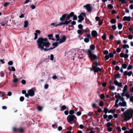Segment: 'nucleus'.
<instances>
[{
	"mask_svg": "<svg viewBox=\"0 0 133 133\" xmlns=\"http://www.w3.org/2000/svg\"><path fill=\"white\" fill-rule=\"evenodd\" d=\"M22 83L23 84H26V82L25 80L23 79L21 81Z\"/></svg>",
	"mask_w": 133,
	"mask_h": 133,
	"instance_id": "56",
	"label": "nucleus"
},
{
	"mask_svg": "<svg viewBox=\"0 0 133 133\" xmlns=\"http://www.w3.org/2000/svg\"><path fill=\"white\" fill-rule=\"evenodd\" d=\"M78 17L79 19L78 20V22H80L82 21L84 19V18L82 16H81V15H79L78 16Z\"/></svg>",
	"mask_w": 133,
	"mask_h": 133,
	"instance_id": "16",
	"label": "nucleus"
},
{
	"mask_svg": "<svg viewBox=\"0 0 133 133\" xmlns=\"http://www.w3.org/2000/svg\"><path fill=\"white\" fill-rule=\"evenodd\" d=\"M90 39L89 38H85L84 39V42L86 43H88L89 42V41Z\"/></svg>",
	"mask_w": 133,
	"mask_h": 133,
	"instance_id": "29",
	"label": "nucleus"
},
{
	"mask_svg": "<svg viewBox=\"0 0 133 133\" xmlns=\"http://www.w3.org/2000/svg\"><path fill=\"white\" fill-rule=\"evenodd\" d=\"M108 117V116L106 114H104L103 115V118L105 119H106Z\"/></svg>",
	"mask_w": 133,
	"mask_h": 133,
	"instance_id": "57",
	"label": "nucleus"
},
{
	"mask_svg": "<svg viewBox=\"0 0 133 133\" xmlns=\"http://www.w3.org/2000/svg\"><path fill=\"white\" fill-rule=\"evenodd\" d=\"M50 59L52 61L54 59V56L53 55L51 54L50 56Z\"/></svg>",
	"mask_w": 133,
	"mask_h": 133,
	"instance_id": "42",
	"label": "nucleus"
},
{
	"mask_svg": "<svg viewBox=\"0 0 133 133\" xmlns=\"http://www.w3.org/2000/svg\"><path fill=\"white\" fill-rule=\"evenodd\" d=\"M133 37V36L131 35H129L128 36V38L130 39H132Z\"/></svg>",
	"mask_w": 133,
	"mask_h": 133,
	"instance_id": "62",
	"label": "nucleus"
},
{
	"mask_svg": "<svg viewBox=\"0 0 133 133\" xmlns=\"http://www.w3.org/2000/svg\"><path fill=\"white\" fill-rule=\"evenodd\" d=\"M92 107L94 108H99V107H96V104L95 103H93L92 105Z\"/></svg>",
	"mask_w": 133,
	"mask_h": 133,
	"instance_id": "49",
	"label": "nucleus"
},
{
	"mask_svg": "<svg viewBox=\"0 0 133 133\" xmlns=\"http://www.w3.org/2000/svg\"><path fill=\"white\" fill-rule=\"evenodd\" d=\"M88 57L91 61H92L93 60H97L98 59L97 56L93 54L92 51L89 50L88 51Z\"/></svg>",
	"mask_w": 133,
	"mask_h": 133,
	"instance_id": "5",
	"label": "nucleus"
},
{
	"mask_svg": "<svg viewBox=\"0 0 133 133\" xmlns=\"http://www.w3.org/2000/svg\"><path fill=\"white\" fill-rule=\"evenodd\" d=\"M112 28L114 30H115L117 28L116 26V25H113L112 26Z\"/></svg>",
	"mask_w": 133,
	"mask_h": 133,
	"instance_id": "45",
	"label": "nucleus"
},
{
	"mask_svg": "<svg viewBox=\"0 0 133 133\" xmlns=\"http://www.w3.org/2000/svg\"><path fill=\"white\" fill-rule=\"evenodd\" d=\"M104 105V103L102 101H101L99 102V105L100 107L103 106Z\"/></svg>",
	"mask_w": 133,
	"mask_h": 133,
	"instance_id": "39",
	"label": "nucleus"
},
{
	"mask_svg": "<svg viewBox=\"0 0 133 133\" xmlns=\"http://www.w3.org/2000/svg\"><path fill=\"white\" fill-rule=\"evenodd\" d=\"M67 120L71 124L76 122L77 118L74 115H69L67 117Z\"/></svg>",
	"mask_w": 133,
	"mask_h": 133,
	"instance_id": "3",
	"label": "nucleus"
},
{
	"mask_svg": "<svg viewBox=\"0 0 133 133\" xmlns=\"http://www.w3.org/2000/svg\"><path fill=\"white\" fill-rule=\"evenodd\" d=\"M125 96L127 97L128 98H129L130 97V95L129 93H127L125 95Z\"/></svg>",
	"mask_w": 133,
	"mask_h": 133,
	"instance_id": "60",
	"label": "nucleus"
},
{
	"mask_svg": "<svg viewBox=\"0 0 133 133\" xmlns=\"http://www.w3.org/2000/svg\"><path fill=\"white\" fill-rule=\"evenodd\" d=\"M37 43L38 48L40 49L41 51L44 50V51H47L54 48L53 47L48 49L46 48L49 47L51 45L46 38L39 37L37 40Z\"/></svg>",
	"mask_w": 133,
	"mask_h": 133,
	"instance_id": "1",
	"label": "nucleus"
},
{
	"mask_svg": "<svg viewBox=\"0 0 133 133\" xmlns=\"http://www.w3.org/2000/svg\"><path fill=\"white\" fill-rule=\"evenodd\" d=\"M124 21H130L131 20V17L130 16H124L123 18Z\"/></svg>",
	"mask_w": 133,
	"mask_h": 133,
	"instance_id": "15",
	"label": "nucleus"
},
{
	"mask_svg": "<svg viewBox=\"0 0 133 133\" xmlns=\"http://www.w3.org/2000/svg\"><path fill=\"white\" fill-rule=\"evenodd\" d=\"M114 83L117 86L119 87H120L122 86V84L121 83H119L116 80H115L114 81Z\"/></svg>",
	"mask_w": 133,
	"mask_h": 133,
	"instance_id": "11",
	"label": "nucleus"
},
{
	"mask_svg": "<svg viewBox=\"0 0 133 133\" xmlns=\"http://www.w3.org/2000/svg\"><path fill=\"white\" fill-rule=\"evenodd\" d=\"M114 76L115 77V79L117 78H119L121 77V76L119 74H117L115 75Z\"/></svg>",
	"mask_w": 133,
	"mask_h": 133,
	"instance_id": "24",
	"label": "nucleus"
},
{
	"mask_svg": "<svg viewBox=\"0 0 133 133\" xmlns=\"http://www.w3.org/2000/svg\"><path fill=\"white\" fill-rule=\"evenodd\" d=\"M106 36L107 34L105 33H104L102 37V39L104 40H105L106 39Z\"/></svg>",
	"mask_w": 133,
	"mask_h": 133,
	"instance_id": "22",
	"label": "nucleus"
},
{
	"mask_svg": "<svg viewBox=\"0 0 133 133\" xmlns=\"http://www.w3.org/2000/svg\"><path fill=\"white\" fill-rule=\"evenodd\" d=\"M108 117L109 119H111L113 118V117L112 115H110L108 116Z\"/></svg>",
	"mask_w": 133,
	"mask_h": 133,
	"instance_id": "63",
	"label": "nucleus"
},
{
	"mask_svg": "<svg viewBox=\"0 0 133 133\" xmlns=\"http://www.w3.org/2000/svg\"><path fill=\"white\" fill-rule=\"evenodd\" d=\"M119 2H121L123 4H124L126 3V2H127L125 0H118Z\"/></svg>",
	"mask_w": 133,
	"mask_h": 133,
	"instance_id": "38",
	"label": "nucleus"
},
{
	"mask_svg": "<svg viewBox=\"0 0 133 133\" xmlns=\"http://www.w3.org/2000/svg\"><path fill=\"white\" fill-rule=\"evenodd\" d=\"M120 69V68L119 66H116L115 67V69L117 71H118Z\"/></svg>",
	"mask_w": 133,
	"mask_h": 133,
	"instance_id": "58",
	"label": "nucleus"
},
{
	"mask_svg": "<svg viewBox=\"0 0 133 133\" xmlns=\"http://www.w3.org/2000/svg\"><path fill=\"white\" fill-rule=\"evenodd\" d=\"M74 15V13L73 12H71L69 14L66 13L64 14L60 18V20L61 21H65V19L66 18H67V20H69L70 18L73 17Z\"/></svg>",
	"mask_w": 133,
	"mask_h": 133,
	"instance_id": "4",
	"label": "nucleus"
},
{
	"mask_svg": "<svg viewBox=\"0 0 133 133\" xmlns=\"http://www.w3.org/2000/svg\"><path fill=\"white\" fill-rule=\"evenodd\" d=\"M58 43H59L58 42H56L52 44V45L54 48L58 45Z\"/></svg>",
	"mask_w": 133,
	"mask_h": 133,
	"instance_id": "20",
	"label": "nucleus"
},
{
	"mask_svg": "<svg viewBox=\"0 0 133 133\" xmlns=\"http://www.w3.org/2000/svg\"><path fill=\"white\" fill-rule=\"evenodd\" d=\"M48 37H49L48 38L49 39H51L53 41L55 40V39L54 38H51L53 37V35L52 34H50L48 35Z\"/></svg>",
	"mask_w": 133,
	"mask_h": 133,
	"instance_id": "18",
	"label": "nucleus"
},
{
	"mask_svg": "<svg viewBox=\"0 0 133 133\" xmlns=\"http://www.w3.org/2000/svg\"><path fill=\"white\" fill-rule=\"evenodd\" d=\"M24 131L23 129L22 128H19L17 130V132H19L20 133H22Z\"/></svg>",
	"mask_w": 133,
	"mask_h": 133,
	"instance_id": "30",
	"label": "nucleus"
},
{
	"mask_svg": "<svg viewBox=\"0 0 133 133\" xmlns=\"http://www.w3.org/2000/svg\"><path fill=\"white\" fill-rule=\"evenodd\" d=\"M123 26L122 24L121 23H119L118 25V28L119 30L121 29Z\"/></svg>",
	"mask_w": 133,
	"mask_h": 133,
	"instance_id": "26",
	"label": "nucleus"
},
{
	"mask_svg": "<svg viewBox=\"0 0 133 133\" xmlns=\"http://www.w3.org/2000/svg\"><path fill=\"white\" fill-rule=\"evenodd\" d=\"M117 94V95H116L115 96V98L117 99H119L121 96L120 95L119 93H118Z\"/></svg>",
	"mask_w": 133,
	"mask_h": 133,
	"instance_id": "36",
	"label": "nucleus"
},
{
	"mask_svg": "<svg viewBox=\"0 0 133 133\" xmlns=\"http://www.w3.org/2000/svg\"><path fill=\"white\" fill-rule=\"evenodd\" d=\"M108 8L110 9H112L113 8V5L111 4H108Z\"/></svg>",
	"mask_w": 133,
	"mask_h": 133,
	"instance_id": "33",
	"label": "nucleus"
},
{
	"mask_svg": "<svg viewBox=\"0 0 133 133\" xmlns=\"http://www.w3.org/2000/svg\"><path fill=\"white\" fill-rule=\"evenodd\" d=\"M123 115L125 117L123 121H127L132 118V121L133 122V109L127 110L124 112L123 114Z\"/></svg>",
	"mask_w": 133,
	"mask_h": 133,
	"instance_id": "2",
	"label": "nucleus"
},
{
	"mask_svg": "<svg viewBox=\"0 0 133 133\" xmlns=\"http://www.w3.org/2000/svg\"><path fill=\"white\" fill-rule=\"evenodd\" d=\"M128 88V86L127 85H125L124 86V89L123 90V91H124L125 92H126L127 91V89Z\"/></svg>",
	"mask_w": 133,
	"mask_h": 133,
	"instance_id": "32",
	"label": "nucleus"
},
{
	"mask_svg": "<svg viewBox=\"0 0 133 133\" xmlns=\"http://www.w3.org/2000/svg\"><path fill=\"white\" fill-rule=\"evenodd\" d=\"M77 33L80 35H82L83 34V32L82 30L81 29H78L77 31Z\"/></svg>",
	"mask_w": 133,
	"mask_h": 133,
	"instance_id": "19",
	"label": "nucleus"
},
{
	"mask_svg": "<svg viewBox=\"0 0 133 133\" xmlns=\"http://www.w3.org/2000/svg\"><path fill=\"white\" fill-rule=\"evenodd\" d=\"M120 56L121 57H124L125 59L128 58V55L127 54H124L122 53L120 54Z\"/></svg>",
	"mask_w": 133,
	"mask_h": 133,
	"instance_id": "14",
	"label": "nucleus"
},
{
	"mask_svg": "<svg viewBox=\"0 0 133 133\" xmlns=\"http://www.w3.org/2000/svg\"><path fill=\"white\" fill-rule=\"evenodd\" d=\"M108 131L109 132L111 131L112 130V129L111 127H108Z\"/></svg>",
	"mask_w": 133,
	"mask_h": 133,
	"instance_id": "52",
	"label": "nucleus"
},
{
	"mask_svg": "<svg viewBox=\"0 0 133 133\" xmlns=\"http://www.w3.org/2000/svg\"><path fill=\"white\" fill-rule=\"evenodd\" d=\"M105 97V96H104L103 94H101L100 95V98L101 99H104Z\"/></svg>",
	"mask_w": 133,
	"mask_h": 133,
	"instance_id": "40",
	"label": "nucleus"
},
{
	"mask_svg": "<svg viewBox=\"0 0 133 133\" xmlns=\"http://www.w3.org/2000/svg\"><path fill=\"white\" fill-rule=\"evenodd\" d=\"M122 47L123 49H125L127 48H129V46L128 44H124L123 45Z\"/></svg>",
	"mask_w": 133,
	"mask_h": 133,
	"instance_id": "28",
	"label": "nucleus"
},
{
	"mask_svg": "<svg viewBox=\"0 0 133 133\" xmlns=\"http://www.w3.org/2000/svg\"><path fill=\"white\" fill-rule=\"evenodd\" d=\"M92 68L91 69V71H94L95 73L101 72L102 71L101 69L95 66H92Z\"/></svg>",
	"mask_w": 133,
	"mask_h": 133,
	"instance_id": "6",
	"label": "nucleus"
},
{
	"mask_svg": "<svg viewBox=\"0 0 133 133\" xmlns=\"http://www.w3.org/2000/svg\"><path fill=\"white\" fill-rule=\"evenodd\" d=\"M74 111L72 110H71L69 111V114L70 115H73V114L74 113Z\"/></svg>",
	"mask_w": 133,
	"mask_h": 133,
	"instance_id": "35",
	"label": "nucleus"
},
{
	"mask_svg": "<svg viewBox=\"0 0 133 133\" xmlns=\"http://www.w3.org/2000/svg\"><path fill=\"white\" fill-rule=\"evenodd\" d=\"M14 79L13 80V82H17L18 81V79L16 78H14Z\"/></svg>",
	"mask_w": 133,
	"mask_h": 133,
	"instance_id": "47",
	"label": "nucleus"
},
{
	"mask_svg": "<svg viewBox=\"0 0 133 133\" xmlns=\"http://www.w3.org/2000/svg\"><path fill=\"white\" fill-rule=\"evenodd\" d=\"M129 130V133H133V128L130 129Z\"/></svg>",
	"mask_w": 133,
	"mask_h": 133,
	"instance_id": "64",
	"label": "nucleus"
},
{
	"mask_svg": "<svg viewBox=\"0 0 133 133\" xmlns=\"http://www.w3.org/2000/svg\"><path fill=\"white\" fill-rule=\"evenodd\" d=\"M24 99V97L23 96H21L20 97L19 100L21 102L23 101Z\"/></svg>",
	"mask_w": 133,
	"mask_h": 133,
	"instance_id": "43",
	"label": "nucleus"
},
{
	"mask_svg": "<svg viewBox=\"0 0 133 133\" xmlns=\"http://www.w3.org/2000/svg\"><path fill=\"white\" fill-rule=\"evenodd\" d=\"M41 31L39 30H36L35 31V32L34 33L35 36L34 39L35 40L37 39L38 38V34L39 35L41 34Z\"/></svg>",
	"mask_w": 133,
	"mask_h": 133,
	"instance_id": "10",
	"label": "nucleus"
},
{
	"mask_svg": "<svg viewBox=\"0 0 133 133\" xmlns=\"http://www.w3.org/2000/svg\"><path fill=\"white\" fill-rule=\"evenodd\" d=\"M108 109L106 108H104V112L105 114H106L107 113V112H108Z\"/></svg>",
	"mask_w": 133,
	"mask_h": 133,
	"instance_id": "48",
	"label": "nucleus"
},
{
	"mask_svg": "<svg viewBox=\"0 0 133 133\" xmlns=\"http://www.w3.org/2000/svg\"><path fill=\"white\" fill-rule=\"evenodd\" d=\"M28 93H29L30 96L32 97L35 95V91L32 89H29L28 90Z\"/></svg>",
	"mask_w": 133,
	"mask_h": 133,
	"instance_id": "9",
	"label": "nucleus"
},
{
	"mask_svg": "<svg viewBox=\"0 0 133 133\" xmlns=\"http://www.w3.org/2000/svg\"><path fill=\"white\" fill-rule=\"evenodd\" d=\"M66 39V37L65 36H62L58 42L59 44H61L65 41Z\"/></svg>",
	"mask_w": 133,
	"mask_h": 133,
	"instance_id": "12",
	"label": "nucleus"
},
{
	"mask_svg": "<svg viewBox=\"0 0 133 133\" xmlns=\"http://www.w3.org/2000/svg\"><path fill=\"white\" fill-rule=\"evenodd\" d=\"M10 4V3L9 2H6L4 3L3 5L4 7H6L7 6Z\"/></svg>",
	"mask_w": 133,
	"mask_h": 133,
	"instance_id": "44",
	"label": "nucleus"
},
{
	"mask_svg": "<svg viewBox=\"0 0 133 133\" xmlns=\"http://www.w3.org/2000/svg\"><path fill=\"white\" fill-rule=\"evenodd\" d=\"M132 65H130L128 67L127 69L128 70L131 69L132 68Z\"/></svg>",
	"mask_w": 133,
	"mask_h": 133,
	"instance_id": "59",
	"label": "nucleus"
},
{
	"mask_svg": "<svg viewBox=\"0 0 133 133\" xmlns=\"http://www.w3.org/2000/svg\"><path fill=\"white\" fill-rule=\"evenodd\" d=\"M116 129L118 131L120 132L121 131V128L119 126L117 127Z\"/></svg>",
	"mask_w": 133,
	"mask_h": 133,
	"instance_id": "61",
	"label": "nucleus"
},
{
	"mask_svg": "<svg viewBox=\"0 0 133 133\" xmlns=\"http://www.w3.org/2000/svg\"><path fill=\"white\" fill-rule=\"evenodd\" d=\"M90 49H89L88 50H90L92 51V50H94L95 49V45L92 44L90 45Z\"/></svg>",
	"mask_w": 133,
	"mask_h": 133,
	"instance_id": "17",
	"label": "nucleus"
},
{
	"mask_svg": "<svg viewBox=\"0 0 133 133\" xmlns=\"http://www.w3.org/2000/svg\"><path fill=\"white\" fill-rule=\"evenodd\" d=\"M112 123H110V122H108L106 124V126L107 127H110L111 126H112Z\"/></svg>",
	"mask_w": 133,
	"mask_h": 133,
	"instance_id": "27",
	"label": "nucleus"
},
{
	"mask_svg": "<svg viewBox=\"0 0 133 133\" xmlns=\"http://www.w3.org/2000/svg\"><path fill=\"white\" fill-rule=\"evenodd\" d=\"M68 20H67V19H66V20H65L64 21H63L62 22H59L58 24H56L55 25V27H57L58 26H60L62 25H67L69 23V22H68V21H67Z\"/></svg>",
	"mask_w": 133,
	"mask_h": 133,
	"instance_id": "7",
	"label": "nucleus"
},
{
	"mask_svg": "<svg viewBox=\"0 0 133 133\" xmlns=\"http://www.w3.org/2000/svg\"><path fill=\"white\" fill-rule=\"evenodd\" d=\"M91 34L92 36L94 37H96L98 35L97 32L96 31L94 30L91 31Z\"/></svg>",
	"mask_w": 133,
	"mask_h": 133,
	"instance_id": "13",
	"label": "nucleus"
},
{
	"mask_svg": "<svg viewBox=\"0 0 133 133\" xmlns=\"http://www.w3.org/2000/svg\"><path fill=\"white\" fill-rule=\"evenodd\" d=\"M93 64H95L96 66L97 67L98 65H100L101 64L99 63H98L97 62H95L93 63Z\"/></svg>",
	"mask_w": 133,
	"mask_h": 133,
	"instance_id": "31",
	"label": "nucleus"
},
{
	"mask_svg": "<svg viewBox=\"0 0 133 133\" xmlns=\"http://www.w3.org/2000/svg\"><path fill=\"white\" fill-rule=\"evenodd\" d=\"M108 56L110 58L113 57L114 56L113 54L112 53L109 54Z\"/></svg>",
	"mask_w": 133,
	"mask_h": 133,
	"instance_id": "46",
	"label": "nucleus"
},
{
	"mask_svg": "<svg viewBox=\"0 0 133 133\" xmlns=\"http://www.w3.org/2000/svg\"><path fill=\"white\" fill-rule=\"evenodd\" d=\"M49 87V85L48 84H45L44 85V88L45 89H47Z\"/></svg>",
	"mask_w": 133,
	"mask_h": 133,
	"instance_id": "53",
	"label": "nucleus"
},
{
	"mask_svg": "<svg viewBox=\"0 0 133 133\" xmlns=\"http://www.w3.org/2000/svg\"><path fill=\"white\" fill-rule=\"evenodd\" d=\"M110 89L111 90H114L115 89V87L114 86H110Z\"/></svg>",
	"mask_w": 133,
	"mask_h": 133,
	"instance_id": "54",
	"label": "nucleus"
},
{
	"mask_svg": "<svg viewBox=\"0 0 133 133\" xmlns=\"http://www.w3.org/2000/svg\"><path fill=\"white\" fill-rule=\"evenodd\" d=\"M116 51L117 52L119 53L121 51V49L119 48H118L116 49Z\"/></svg>",
	"mask_w": 133,
	"mask_h": 133,
	"instance_id": "50",
	"label": "nucleus"
},
{
	"mask_svg": "<svg viewBox=\"0 0 133 133\" xmlns=\"http://www.w3.org/2000/svg\"><path fill=\"white\" fill-rule=\"evenodd\" d=\"M115 110H110L108 111V112L109 113H111L112 114L115 113Z\"/></svg>",
	"mask_w": 133,
	"mask_h": 133,
	"instance_id": "37",
	"label": "nucleus"
},
{
	"mask_svg": "<svg viewBox=\"0 0 133 133\" xmlns=\"http://www.w3.org/2000/svg\"><path fill=\"white\" fill-rule=\"evenodd\" d=\"M24 27L26 28L27 27L28 24V22L27 21H25L24 22Z\"/></svg>",
	"mask_w": 133,
	"mask_h": 133,
	"instance_id": "23",
	"label": "nucleus"
},
{
	"mask_svg": "<svg viewBox=\"0 0 133 133\" xmlns=\"http://www.w3.org/2000/svg\"><path fill=\"white\" fill-rule=\"evenodd\" d=\"M110 22L112 24H114L116 23V21L115 19L113 18L111 19Z\"/></svg>",
	"mask_w": 133,
	"mask_h": 133,
	"instance_id": "25",
	"label": "nucleus"
},
{
	"mask_svg": "<svg viewBox=\"0 0 133 133\" xmlns=\"http://www.w3.org/2000/svg\"><path fill=\"white\" fill-rule=\"evenodd\" d=\"M122 67L124 69H126L127 66V65L125 64H122Z\"/></svg>",
	"mask_w": 133,
	"mask_h": 133,
	"instance_id": "34",
	"label": "nucleus"
},
{
	"mask_svg": "<svg viewBox=\"0 0 133 133\" xmlns=\"http://www.w3.org/2000/svg\"><path fill=\"white\" fill-rule=\"evenodd\" d=\"M82 30L83 31V32H84L86 34H87V33L88 32L86 29H82Z\"/></svg>",
	"mask_w": 133,
	"mask_h": 133,
	"instance_id": "51",
	"label": "nucleus"
},
{
	"mask_svg": "<svg viewBox=\"0 0 133 133\" xmlns=\"http://www.w3.org/2000/svg\"><path fill=\"white\" fill-rule=\"evenodd\" d=\"M37 109L39 111H40L42 110V108L41 106H38L37 107Z\"/></svg>",
	"mask_w": 133,
	"mask_h": 133,
	"instance_id": "55",
	"label": "nucleus"
},
{
	"mask_svg": "<svg viewBox=\"0 0 133 133\" xmlns=\"http://www.w3.org/2000/svg\"><path fill=\"white\" fill-rule=\"evenodd\" d=\"M66 108V106L65 105H62L61 108L60 110L63 111Z\"/></svg>",
	"mask_w": 133,
	"mask_h": 133,
	"instance_id": "21",
	"label": "nucleus"
},
{
	"mask_svg": "<svg viewBox=\"0 0 133 133\" xmlns=\"http://www.w3.org/2000/svg\"><path fill=\"white\" fill-rule=\"evenodd\" d=\"M84 8H86V9L87 10V11L89 12L91 11L92 9L90 6V4H87L86 5H84L83 6Z\"/></svg>",
	"mask_w": 133,
	"mask_h": 133,
	"instance_id": "8",
	"label": "nucleus"
},
{
	"mask_svg": "<svg viewBox=\"0 0 133 133\" xmlns=\"http://www.w3.org/2000/svg\"><path fill=\"white\" fill-rule=\"evenodd\" d=\"M83 27V25L81 24H79L78 25V28L82 30Z\"/></svg>",
	"mask_w": 133,
	"mask_h": 133,
	"instance_id": "41",
	"label": "nucleus"
}]
</instances>
